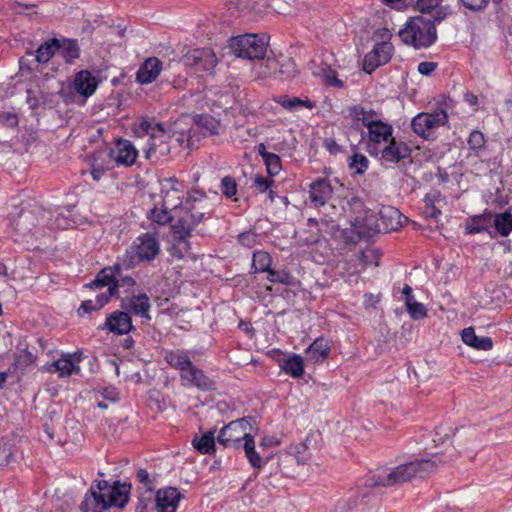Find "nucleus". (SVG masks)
<instances>
[{"label":"nucleus","instance_id":"obj_34","mask_svg":"<svg viewBox=\"0 0 512 512\" xmlns=\"http://www.w3.org/2000/svg\"><path fill=\"white\" fill-rule=\"evenodd\" d=\"M215 429L204 432L200 437L195 435L192 440L193 447L201 454H212L216 451Z\"/></svg>","mask_w":512,"mask_h":512},{"label":"nucleus","instance_id":"obj_7","mask_svg":"<svg viewBox=\"0 0 512 512\" xmlns=\"http://www.w3.org/2000/svg\"><path fill=\"white\" fill-rule=\"evenodd\" d=\"M180 181H178L175 177L166 178L162 182V207L158 208L155 206L148 213V219L152 223H156L158 225H166L170 223L171 225L177 220V213L181 209L179 207V201H173L170 199L171 193L177 194V200H179V196L181 193L180 189ZM184 206H182L183 208Z\"/></svg>","mask_w":512,"mask_h":512},{"label":"nucleus","instance_id":"obj_4","mask_svg":"<svg viewBox=\"0 0 512 512\" xmlns=\"http://www.w3.org/2000/svg\"><path fill=\"white\" fill-rule=\"evenodd\" d=\"M131 485L116 481L109 485L105 480L97 482L96 488H90V494L86 495L81 503L82 512H101L109 507L123 508L129 500L128 494Z\"/></svg>","mask_w":512,"mask_h":512},{"label":"nucleus","instance_id":"obj_40","mask_svg":"<svg viewBox=\"0 0 512 512\" xmlns=\"http://www.w3.org/2000/svg\"><path fill=\"white\" fill-rule=\"evenodd\" d=\"M272 265V257L268 252L257 250L252 257V270L254 273L270 271Z\"/></svg>","mask_w":512,"mask_h":512},{"label":"nucleus","instance_id":"obj_56","mask_svg":"<svg viewBox=\"0 0 512 512\" xmlns=\"http://www.w3.org/2000/svg\"><path fill=\"white\" fill-rule=\"evenodd\" d=\"M0 123L6 127L14 128L18 125L19 119L17 114L12 112H2L0 113Z\"/></svg>","mask_w":512,"mask_h":512},{"label":"nucleus","instance_id":"obj_39","mask_svg":"<svg viewBox=\"0 0 512 512\" xmlns=\"http://www.w3.org/2000/svg\"><path fill=\"white\" fill-rule=\"evenodd\" d=\"M267 280L271 283H280L286 286H296L298 280L296 277L287 269H270L267 273Z\"/></svg>","mask_w":512,"mask_h":512},{"label":"nucleus","instance_id":"obj_3","mask_svg":"<svg viewBox=\"0 0 512 512\" xmlns=\"http://www.w3.org/2000/svg\"><path fill=\"white\" fill-rule=\"evenodd\" d=\"M447 16V9L440 8L427 16L410 18L404 28L399 31L401 40L416 49L428 48L437 40L436 24Z\"/></svg>","mask_w":512,"mask_h":512},{"label":"nucleus","instance_id":"obj_61","mask_svg":"<svg viewBox=\"0 0 512 512\" xmlns=\"http://www.w3.org/2000/svg\"><path fill=\"white\" fill-rule=\"evenodd\" d=\"M281 444V438L274 436V435H265L261 442L260 447L261 448H269V447H276Z\"/></svg>","mask_w":512,"mask_h":512},{"label":"nucleus","instance_id":"obj_63","mask_svg":"<svg viewBox=\"0 0 512 512\" xmlns=\"http://www.w3.org/2000/svg\"><path fill=\"white\" fill-rule=\"evenodd\" d=\"M324 146L331 154H337L342 150L341 146L334 139H326Z\"/></svg>","mask_w":512,"mask_h":512},{"label":"nucleus","instance_id":"obj_62","mask_svg":"<svg viewBox=\"0 0 512 512\" xmlns=\"http://www.w3.org/2000/svg\"><path fill=\"white\" fill-rule=\"evenodd\" d=\"M370 256L375 258L374 264L376 266H378L379 265L378 261H379L380 255H379V253L376 250H368L367 252H362V254H361V261L364 264H372V261L369 260Z\"/></svg>","mask_w":512,"mask_h":512},{"label":"nucleus","instance_id":"obj_2","mask_svg":"<svg viewBox=\"0 0 512 512\" xmlns=\"http://www.w3.org/2000/svg\"><path fill=\"white\" fill-rule=\"evenodd\" d=\"M212 214L211 203L204 193L194 192L185 200V206L177 213V220L171 225L169 254L176 259L185 258L191 250L192 231Z\"/></svg>","mask_w":512,"mask_h":512},{"label":"nucleus","instance_id":"obj_10","mask_svg":"<svg viewBox=\"0 0 512 512\" xmlns=\"http://www.w3.org/2000/svg\"><path fill=\"white\" fill-rule=\"evenodd\" d=\"M252 427L247 418H237L220 430L218 442L225 447H240L251 438Z\"/></svg>","mask_w":512,"mask_h":512},{"label":"nucleus","instance_id":"obj_23","mask_svg":"<svg viewBox=\"0 0 512 512\" xmlns=\"http://www.w3.org/2000/svg\"><path fill=\"white\" fill-rule=\"evenodd\" d=\"M162 71V62L157 57H149L139 67L136 81L141 84H150L157 79Z\"/></svg>","mask_w":512,"mask_h":512},{"label":"nucleus","instance_id":"obj_44","mask_svg":"<svg viewBox=\"0 0 512 512\" xmlns=\"http://www.w3.org/2000/svg\"><path fill=\"white\" fill-rule=\"evenodd\" d=\"M110 299H108L106 296L98 294L95 298V300H85L81 303L78 312L79 314H87L91 313L93 311H97L104 307Z\"/></svg>","mask_w":512,"mask_h":512},{"label":"nucleus","instance_id":"obj_53","mask_svg":"<svg viewBox=\"0 0 512 512\" xmlns=\"http://www.w3.org/2000/svg\"><path fill=\"white\" fill-rule=\"evenodd\" d=\"M354 418H341L336 422V431L340 433H356Z\"/></svg>","mask_w":512,"mask_h":512},{"label":"nucleus","instance_id":"obj_8","mask_svg":"<svg viewBox=\"0 0 512 512\" xmlns=\"http://www.w3.org/2000/svg\"><path fill=\"white\" fill-rule=\"evenodd\" d=\"M269 37L266 34H244L232 37L229 48L236 57L249 60L263 59L265 57Z\"/></svg>","mask_w":512,"mask_h":512},{"label":"nucleus","instance_id":"obj_15","mask_svg":"<svg viewBox=\"0 0 512 512\" xmlns=\"http://www.w3.org/2000/svg\"><path fill=\"white\" fill-rule=\"evenodd\" d=\"M407 218L403 217L401 212L392 206H385L379 212V217L376 220L375 231L377 232H391L397 231L403 226Z\"/></svg>","mask_w":512,"mask_h":512},{"label":"nucleus","instance_id":"obj_28","mask_svg":"<svg viewBox=\"0 0 512 512\" xmlns=\"http://www.w3.org/2000/svg\"><path fill=\"white\" fill-rule=\"evenodd\" d=\"M331 346L324 337L316 338L306 349L307 359L312 363H322L330 354Z\"/></svg>","mask_w":512,"mask_h":512},{"label":"nucleus","instance_id":"obj_33","mask_svg":"<svg viewBox=\"0 0 512 512\" xmlns=\"http://www.w3.org/2000/svg\"><path fill=\"white\" fill-rule=\"evenodd\" d=\"M279 361L280 368L293 378H300L304 374V362L300 355L293 354Z\"/></svg>","mask_w":512,"mask_h":512},{"label":"nucleus","instance_id":"obj_16","mask_svg":"<svg viewBox=\"0 0 512 512\" xmlns=\"http://www.w3.org/2000/svg\"><path fill=\"white\" fill-rule=\"evenodd\" d=\"M185 62L198 71H211L215 68L218 59L211 48H197L185 55Z\"/></svg>","mask_w":512,"mask_h":512},{"label":"nucleus","instance_id":"obj_32","mask_svg":"<svg viewBox=\"0 0 512 512\" xmlns=\"http://www.w3.org/2000/svg\"><path fill=\"white\" fill-rule=\"evenodd\" d=\"M313 74L319 77L323 85L326 87H333L337 89L344 87V81L338 78L336 70L326 64L319 65L316 70L313 71Z\"/></svg>","mask_w":512,"mask_h":512},{"label":"nucleus","instance_id":"obj_13","mask_svg":"<svg viewBox=\"0 0 512 512\" xmlns=\"http://www.w3.org/2000/svg\"><path fill=\"white\" fill-rule=\"evenodd\" d=\"M309 200L313 207L320 208L328 204L333 195L334 188L327 177H318L309 184Z\"/></svg>","mask_w":512,"mask_h":512},{"label":"nucleus","instance_id":"obj_48","mask_svg":"<svg viewBox=\"0 0 512 512\" xmlns=\"http://www.w3.org/2000/svg\"><path fill=\"white\" fill-rule=\"evenodd\" d=\"M221 192L227 198H232L237 194V183L232 176H225L221 180Z\"/></svg>","mask_w":512,"mask_h":512},{"label":"nucleus","instance_id":"obj_35","mask_svg":"<svg viewBox=\"0 0 512 512\" xmlns=\"http://www.w3.org/2000/svg\"><path fill=\"white\" fill-rule=\"evenodd\" d=\"M194 123L202 130L204 135H218L220 133V121L209 114L196 115Z\"/></svg>","mask_w":512,"mask_h":512},{"label":"nucleus","instance_id":"obj_20","mask_svg":"<svg viewBox=\"0 0 512 512\" xmlns=\"http://www.w3.org/2000/svg\"><path fill=\"white\" fill-rule=\"evenodd\" d=\"M97 87L98 80L89 70L77 72L71 84L73 91L81 96L84 101L95 93Z\"/></svg>","mask_w":512,"mask_h":512},{"label":"nucleus","instance_id":"obj_54","mask_svg":"<svg viewBox=\"0 0 512 512\" xmlns=\"http://www.w3.org/2000/svg\"><path fill=\"white\" fill-rule=\"evenodd\" d=\"M494 1L500 2L501 0ZM458 2L468 10L481 11L488 6L490 0H458Z\"/></svg>","mask_w":512,"mask_h":512},{"label":"nucleus","instance_id":"obj_64","mask_svg":"<svg viewBox=\"0 0 512 512\" xmlns=\"http://www.w3.org/2000/svg\"><path fill=\"white\" fill-rule=\"evenodd\" d=\"M109 169H111L110 166H101V167H98L97 168H91V176L93 178V180L95 181H99L102 176L104 175V173L106 171H108Z\"/></svg>","mask_w":512,"mask_h":512},{"label":"nucleus","instance_id":"obj_1","mask_svg":"<svg viewBox=\"0 0 512 512\" xmlns=\"http://www.w3.org/2000/svg\"><path fill=\"white\" fill-rule=\"evenodd\" d=\"M453 429L438 426L434 431V450L430 452V458L415 459L398 466L376 471L369 475L365 481L367 487H391L411 481L413 478H423L434 472L440 464L446 463L445 455L451 449V437Z\"/></svg>","mask_w":512,"mask_h":512},{"label":"nucleus","instance_id":"obj_9","mask_svg":"<svg viewBox=\"0 0 512 512\" xmlns=\"http://www.w3.org/2000/svg\"><path fill=\"white\" fill-rule=\"evenodd\" d=\"M448 123V114L443 109H436L432 113L421 112L411 122L413 132L425 140H434L436 130Z\"/></svg>","mask_w":512,"mask_h":512},{"label":"nucleus","instance_id":"obj_51","mask_svg":"<svg viewBox=\"0 0 512 512\" xmlns=\"http://www.w3.org/2000/svg\"><path fill=\"white\" fill-rule=\"evenodd\" d=\"M406 309L410 317L414 320H420L427 316V310L424 304L418 301L410 304Z\"/></svg>","mask_w":512,"mask_h":512},{"label":"nucleus","instance_id":"obj_26","mask_svg":"<svg viewBox=\"0 0 512 512\" xmlns=\"http://www.w3.org/2000/svg\"><path fill=\"white\" fill-rule=\"evenodd\" d=\"M493 217L492 211L486 209L482 214L472 215L465 222V234L473 235L487 231Z\"/></svg>","mask_w":512,"mask_h":512},{"label":"nucleus","instance_id":"obj_31","mask_svg":"<svg viewBox=\"0 0 512 512\" xmlns=\"http://www.w3.org/2000/svg\"><path fill=\"white\" fill-rule=\"evenodd\" d=\"M349 112L354 121L361 122L366 128H369L375 122L381 120L377 111L374 109H366L361 105L350 107Z\"/></svg>","mask_w":512,"mask_h":512},{"label":"nucleus","instance_id":"obj_59","mask_svg":"<svg viewBox=\"0 0 512 512\" xmlns=\"http://www.w3.org/2000/svg\"><path fill=\"white\" fill-rule=\"evenodd\" d=\"M437 63L432 61H423L418 64V72L424 76H430L436 69Z\"/></svg>","mask_w":512,"mask_h":512},{"label":"nucleus","instance_id":"obj_27","mask_svg":"<svg viewBox=\"0 0 512 512\" xmlns=\"http://www.w3.org/2000/svg\"><path fill=\"white\" fill-rule=\"evenodd\" d=\"M164 359L172 368L179 370L180 375L193 365L188 351L184 349L168 350Z\"/></svg>","mask_w":512,"mask_h":512},{"label":"nucleus","instance_id":"obj_41","mask_svg":"<svg viewBox=\"0 0 512 512\" xmlns=\"http://www.w3.org/2000/svg\"><path fill=\"white\" fill-rule=\"evenodd\" d=\"M245 455L253 468L260 469L264 466L265 461L255 450L254 435L248 438L242 445Z\"/></svg>","mask_w":512,"mask_h":512},{"label":"nucleus","instance_id":"obj_12","mask_svg":"<svg viewBox=\"0 0 512 512\" xmlns=\"http://www.w3.org/2000/svg\"><path fill=\"white\" fill-rule=\"evenodd\" d=\"M394 53V46L389 40L375 43L372 50L368 52L363 60V70L371 74L378 67L387 64Z\"/></svg>","mask_w":512,"mask_h":512},{"label":"nucleus","instance_id":"obj_49","mask_svg":"<svg viewBox=\"0 0 512 512\" xmlns=\"http://www.w3.org/2000/svg\"><path fill=\"white\" fill-rule=\"evenodd\" d=\"M468 146L471 150L478 151L485 145L484 134L480 130H473L467 140Z\"/></svg>","mask_w":512,"mask_h":512},{"label":"nucleus","instance_id":"obj_19","mask_svg":"<svg viewBox=\"0 0 512 512\" xmlns=\"http://www.w3.org/2000/svg\"><path fill=\"white\" fill-rule=\"evenodd\" d=\"M180 380L185 387H196L201 391H212L215 389V382L194 364L180 375Z\"/></svg>","mask_w":512,"mask_h":512},{"label":"nucleus","instance_id":"obj_24","mask_svg":"<svg viewBox=\"0 0 512 512\" xmlns=\"http://www.w3.org/2000/svg\"><path fill=\"white\" fill-rule=\"evenodd\" d=\"M368 130V146L372 147L387 143L393 137L394 128L388 122L380 120L371 125Z\"/></svg>","mask_w":512,"mask_h":512},{"label":"nucleus","instance_id":"obj_17","mask_svg":"<svg viewBox=\"0 0 512 512\" xmlns=\"http://www.w3.org/2000/svg\"><path fill=\"white\" fill-rule=\"evenodd\" d=\"M381 150V160L390 164H398L411 157L412 149L404 141L392 137Z\"/></svg>","mask_w":512,"mask_h":512},{"label":"nucleus","instance_id":"obj_55","mask_svg":"<svg viewBox=\"0 0 512 512\" xmlns=\"http://www.w3.org/2000/svg\"><path fill=\"white\" fill-rule=\"evenodd\" d=\"M274 181L262 175H257L254 179V187L258 192L264 193L273 185Z\"/></svg>","mask_w":512,"mask_h":512},{"label":"nucleus","instance_id":"obj_29","mask_svg":"<svg viewBox=\"0 0 512 512\" xmlns=\"http://www.w3.org/2000/svg\"><path fill=\"white\" fill-rule=\"evenodd\" d=\"M46 371L49 373L58 372L59 377H69L72 374H79L80 366H74L73 361L62 354L59 359L47 365Z\"/></svg>","mask_w":512,"mask_h":512},{"label":"nucleus","instance_id":"obj_22","mask_svg":"<svg viewBox=\"0 0 512 512\" xmlns=\"http://www.w3.org/2000/svg\"><path fill=\"white\" fill-rule=\"evenodd\" d=\"M180 499L181 494L176 488L161 489L155 496L156 509L158 512H175Z\"/></svg>","mask_w":512,"mask_h":512},{"label":"nucleus","instance_id":"obj_47","mask_svg":"<svg viewBox=\"0 0 512 512\" xmlns=\"http://www.w3.org/2000/svg\"><path fill=\"white\" fill-rule=\"evenodd\" d=\"M443 0H416L417 9L423 14L433 13L435 10L444 8L441 6Z\"/></svg>","mask_w":512,"mask_h":512},{"label":"nucleus","instance_id":"obj_57","mask_svg":"<svg viewBox=\"0 0 512 512\" xmlns=\"http://www.w3.org/2000/svg\"><path fill=\"white\" fill-rule=\"evenodd\" d=\"M356 424V433L359 432V428H361L365 432H370L372 430L378 429V425H376L371 418H354Z\"/></svg>","mask_w":512,"mask_h":512},{"label":"nucleus","instance_id":"obj_42","mask_svg":"<svg viewBox=\"0 0 512 512\" xmlns=\"http://www.w3.org/2000/svg\"><path fill=\"white\" fill-rule=\"evenodd\" d=\"M348 168L353 174L363 175L369 168L368 158L359 152H355L349 157Z\"/></svg>","mask_w":512,"mask_h":512},{"label":"nucleus","instance_id":"obj_46","mask_svg":"<svg viewBox=\"0 0 512 512\" xmlns=\"http://www.w3.org/2000/svg\"><path fill=\"white\" fill-rule=\"evenodd\" d=\"M137 480L143 485V488L148 492L147 500L151 501L154 490V480L150 478V475L146 469H139L137 472Z\"/></svg>","mask_w":512,"mask_h":512},{"label":"nucleus","instance_id":"obj_60","mask_svg":"<svg viewBox=\"0 0 512 512\" xmlns=\"http://www.w3.org/2000/svg\"><path fill=\"white\" fill-rule=\"evenodd\" d=\"M104 156H105V152H102V151L95 152L90 157V167L91 168H97V166L98 167L109 166V162H106L104 160Z\"/></svg>","mask_w":512,"mask_h":512},{"label":"nucleus","instance_id":"obj_45","mask_svg":"<svg viewBox=\"0 0 512 512\" xmlns=\"http://www.w3.org/2000/svg\"><path fill=\"white\" fill-rule=\"evenodd\" d=\"M263 162L270 177L278 175L281 171V158L277 154L271 153L270 155H266Z\"/></svg>","mask_w":512,"mask_h":512},{"label":"nucleus","instance_id":"obj_5","mask_svg":"<svg viewBox=\"0 0 512 512\" xmlns=\"http://www.w3.org/2000/svg\"><path fill=\"white\" fill-rule=\"evenodd\" d=\"M161 253V244L156 232L140 233L126 248L120 258L127 269H133L142 263L154 261Z\"/></svg>","mask_w":512,"mask_h":512},{"label":"nucleus","instance_id":"obj_52","mask_svg":"<svg viewBox=\"0 0 512 512\" xmlns=\"http://www.w3.org/2000/svg\"><path fill=\"white\" fill-rule=\"evenodd\" d=\"M425 206L423 213L427 218L437 219L441 215V210L437 208L434 204V199L432 196L426 195Z\"/></svg>","mask_w":512,"mask_h":512},{"label":"nucleus","instance_id":"obj_43","mask_svg":"<svg viewBox=\"0 0 512 512\" xmlns=\"http://www.w3.org/2000/svg\"><path fill=\"white\" fill-rule=\"evenodd\" d=\"M309 448L307 445V440L297 444H291L287 448V453L296 458L297 463L300 465L308 464L310 460V454L308 453Z\"/></svg>","mask_w":512,"mask_h":512},{"label":"nucleus","instance_id":"obj_38","mask_svg":"<svg viewBox=\"0 0 512 512\" xmlns=\"http://www.w3.org/2000/svg\"><path fill=\"white\" fill-rule=\"evenodd\" d=\"M492 218L495 230L502 237H508L512 233V213L510 211L493 214Z\"/></svg>","mask_w":512,"mask_h":512},{"label":"nucleus","instance_id":"obj_36","mask_svg":"<svg viewBox=\"0 0 512 512\" xmlns=\"http://www.w3.org/2000/svg\"><path fill=\"white\" fill-rule=\"evenodd\" d=\"M275 102L281 105L284 109L288 111H297L300 108L313 109L315 107V103L310 101L308 98L301 99L299 97H289L287 95H280L276 97Z\"/></svg>","mask_w":512,"mask_h":512},{"label":"nucleus","instance_id":"obj_21","mask_svg":"<svg viewBox=\"0 0 512 512\" xmlns=\"http://www.w3.org/2000/svg\"><path fill=\"white\" fill-rule=\"evenodd\" d=\"M121 308L133 313L135 316L141 317L145 322L151 320L149 314L151 303L146 293L132 295L126 299L121 300Z\"/></svg>","mask_w":512,"mask_h":512},{"label":"nucleus","instance_id":"obj_37","mask_svg":"<svg viewBox=\"0 0 512 512\" xmlns=\"http://www.w3.org/2000/svg\"><path fill=\"white\" fill-rule=\"evenodd\" d=\"M59 39L51 38L42 43L35 51V58L38 63H47L59 50Z\"/></svg>","mask_w":512,"mask_h":512},{"label":"nucleus","instance_id":"obj_25","mask_svg":"<svg viewBox=\"0 0 512 512\" xmlns=\"http://www.w3.org/2000/svg\"><path fill=\"white\" fill-rule=\"evenodd\" d=\"M461 339L467 346L480 351H490L493 346V340L488 336H477L473 327L464 328L461 332Z\"/></svg>","mask_w":512,"mask_h":512},{"label":"nucleus","instance_id":"obj_11","mask_svg":"<svg viewBox=\"0 0 512 512\" xmlns=\"http://www.w3.org/2000/svg\"><path fill=\"white\" fill-rule=\"evenodd\" d=\"M123 262H116L112 266H106L102 268L95 276V279L85 286L90 289H99L103 287H108L107 292L100 293L101 295L106 296L108 299L117 295V277L120 276V273L123 271Z\"/></svg>","mask_w":512,"mask_h":512},{"label":"nucleus","instance_id":"obj_6","mask_svg":"<svg viewBox=\"0 0 512 512\" xmlns=\"http://www.w3.org/2000/svg\"><path fill=\"white\" fill-rule=\"evenodd\" d=\"M134 135L139 138L149 136L147 147L144 149L145 157L149 160H159L170 153L168 139L170 136L159 122L142 118L134 124L132 129Z\"/></svg>","mask_w":512,"mask_h":512},{"label":"nucleus","instance_id":"obj_58","mask_svg":"<svg viewBox=\"0 0 512 512\" xmlns=\"http://www.w3.org/2000/svg\"><path fill=\"white\" fill-rule=\"evenodd\" d=\"M117 295L115 297H119L120 294V288L121 287H127L131 288L136 285V280L132 276L122 275V272L120 273V276L117 277Z\"/></svg>","mask_w":512,"mask_h":512},{"label":"nucleus","instance_id":"obj_18","mask_svg":"<svg viewBox=\"0 0 512 512\" xmlns=\"http://www.w3.org/2000/svg\"><path fill=\"white\" fill-rule=\"evenodd\" d=\"M98 329L107 330L115 335H125L133 329L132 319L128 312L117 310L110 313Z\"/></svg>","mask_w":512,"mask_h":512},{"label":"nucleus","instance_id":"obj_50","mask_svg":"<svg viewBox=\"0 0 512 512\" xmlns=\"http://www.w3.org/2000/svg\"><path fill=\"white\" fill-rule=\"evenodd\" d=\"M258 237L254 231H245L238 235V242L244 247L252 248L258 243Z\"/></svg>","mask_w":512,"mask_h":512},{"label":"nucleus","instance_id":"obj_30","mask_svg":"<svg viewBox=\"0 0 512 512\" xmlns=\"http://www.w3.org/2000/svg\"><path fill=\"white\" fill-rule=\"evenodd\" d=\"M59 50L61 57L67 64H73L80 57L81 49L77 39H59Z\"/></svg>","mask_w":512,"mask_h":512},{"label":"nucleus","instance_id":"obj_14","mask_svg":"<svg viewBox=\"0 0 512 512\" xmlns=\"http://www.w3.org/2000/svg\"><path fill=\"white\" fill-rule=\"evenodd\" d=\"M107 155L117 166L129 167L136 162L138 150L130 140L120 138Z\"/></svg>","mask_w":512,"mask_h":512}]
</instances>
